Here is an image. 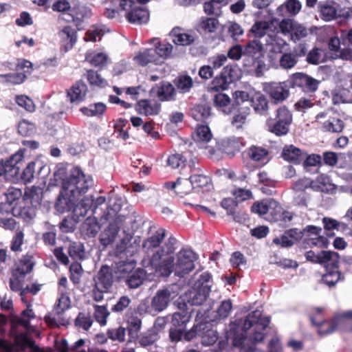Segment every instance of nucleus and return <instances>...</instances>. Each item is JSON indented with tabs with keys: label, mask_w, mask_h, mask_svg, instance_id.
Here are the masks:
<instances>
[{
	"label": "nucleus",
	"mask_w": 352,
	"mask_h": 352,
	"mask_svg": "<svg viewBox=\"0 0 352 352\" xmlns=\"http://www.w3.org/2000/svg\"><path fill=\"white\" fill-rule=\"evenodd\" d=\"M270 324L269 317H262L260 310H255L250 313L244 320H235L230 324L229 329L226 332V340L219 341L220 349H225L228 340H232L235 346H241L246 339V332L251 327H254V332L252 339L254 342H258L263 340V331Z\"/></svg>",
	"instance_id": "1"
},
{
	"label": "nucleus",
	"mask_w": 352,
	"mask_h": 352,
	"mask_svg": "<svg viewBox=\"0 0 352 352\" xmlns=\"http://www.w3.org/2000/svg\"><path fill=\"white\" fill-rule=\"evenodd\" d=\"M63 188L76 198L85 194L94 186V180L91 175L85 174L80 168H73L69 175L63 180Z\"/></svg>",
	"instance_id": "2"
},
{
	"label": "nucleus",
	"mask_w": 352,
	"mask_h": 352,
	"mask_svg": "<svg viewBox=\"0 0 352 352\" xmlns=\"http://www.w3.org/2000/svg\"><path fill=\"white\" fill-rule=\"evenodd\" d=\"M177 240L170 236L162 248L155 252L150 259L151 267L161 276L167 277L174 272V263L172 257L162 259L163 256L174 252Z\"/></svg>",
	"instance_id": "3"
},
{
	"label": "nucleus",
	"mask_w": 352,
	"mask_h": 352,
	"mask_svg": "<svg viewBox=\"0 0 352 352\" xmlns=\"http://www.w3.org/2000/svg\"><path fill=\"white\" fill-rule=\"evenodd\" d=\"M210 274L208 272L202 273L189 293L188 302L192 305H202L210 292Z\"/></svg>",
	"instance_id": "4"
},
{
	"label": "nucleus",
	"mask_w": 352,
	"mask_h": 352,
	"mask_svg": "<svg viewBox=\"0 0 352 352\" xmlns=\"http://www.w3.org/2000/svg\"><path fill=\"white\" fill-rule=\"evenodd\" d=\"M288 82L292 88H299L310 96L317 91L320 84L319 80L301 72L293 74L289 77Z\"/></svg>",
	"instance_id": "5"
},
{
	"label": "nucleus",
	"mask_w": 352,
	"mask_h": 352,
	"mask_svg": "<svg viewBox=\"0 0 352 352\" xmlns=\"http://www.w3.org/2000/svg\"><path fill=\"white\" fill-rule=\"evenodd\" d=\"M197 259L195 253L191 250H181L177 254L174 263V272L177 276L182 277L195 267L194 262Z\"/></svg>",
	"instance_id": "6"
},
{
	"label": "nucleus",
	"mask_w": 352,
	"mask_h": 352,
	"mask_svg": "<svg viewBox=\"0 0 352 352\" xmlns=\"http://www.w3.org/2000/svg\"><path fill=\"white\" fill-rule=\"evenodd\" d=\"M278 20L273 17L265 19H256L250 28V32L254 37L261 39L268 38L277 30Z\"/></svg>",
	"instance_id": "7"
},
{
	"label": "nucleus",
	"mask_w": 352,
	"mask_h": 352,
	"mask_svg": "<svg viewBox=\"0 0 352 352\" xmlns=\"http://www.w3.org/2000/svg\"><path fill=\"white\" fill-rule=\"evenodd\" d=\"M292 116L290 111L285 107H280L277 110L276 121L268 123V130L276 135H283L289 131Z\"/></svg>",
	"instance_id": "8"
},
{
	"label": "nucleus",
	"mask_w": 352,
	"mask_h": 352,
	"mask_svg": "<svg viewBox=\"0 0 352 352\" xmlns=\"http://www.w3.org/2000/svg\"><path fill=\"white\" fill-rule=\"evenodd\" d=\"M352 319V310L347 311L341 315L336 316L331 322L325 323L322 322H316L314 318H311L313 324L321 325L318 333L321 335L329 334L335 331L337 329L348 322V320Z\"/></svg>",
	"instance_id": "9"
},
{
	"label": "nucleus",
	"mask_w": 352,
	"mask_h": 352,
	"mask_svg": "<svg viewBox=\"0 0 352 352\" xmlns=\"http://www.w3.org/2000/svg\"><path fill=\"white\" fill-rule=\"evenodd\" d=\"M264 91L275 103L285 100L289 96V91L285 82L267 83L264 86Z\"/></svg>",
	"instance_id": "10"
},
{
	"label": "nucleus",
	"mask_w": 352,
	"mask_h": 352,
	"mask_svg": "<svg viewBox=\"0 0 352 352\" xmlns=\"http://www.w3.org/2000/svg\"><path fill=\"white\" fill-rule=\"evenodd\" d=\"M171 292L167 289H159L151 299L150 312L158 314L165 310L171 300Z\"/></svg>",
	"instance_id": "11"
},
{
	"label": "nucleus",
	"mask_w": 352,
	"mask_h": 352,
	"mask_svg": "<svg viewBox=\"0 0 352 352\" xmlns=\"http://www.w3.org/2000/svg\"><path fill=\"white\" fill-rule=\"evenodd\" d=\"M151 94L160 101H173L177 98V90L169 82H162L151 89Z\"/></svg>",
	"instance_id": "12"
},
{
	"label": "nucleus",
	"mask_w": 352,
	"mask_h": 352,
	"mask_svg": "<svg viewBox=\"0 0 352 352\" xmlns=\"http://www.w3.org/2000/svg\"><path fill=\"white\" fill-rule=\"evenodd\" d=\"M212 135L210 128L206 125L199 126L194 135V140L198 144V146L201 148H205L208 151L210 155L215 152V148L212 145H208L212 141Z\"/></svg>",
	"instance_id": "13"
},
{
	"label": "nucleus",
	"mask_w": 352,
	"mask_h": 352,
	"mask_svg": "<svg viewBox=\"0 0 352 352\" xmlns=\"http://www.w3.org/2000/svg\"><path fill=\"white\" fill-rule=\"evenodd\" d=\"M121 208L122 200L120 199L115 198L113 200H111L109 207L100 217L101 222L111 221L119 224L124 219V216L119 214Z\"/></svg>",
	"instance_id": "14"
},
{
	"label": "nucleus",
	"mask_w": 352,
	"mask_h": 352,
	"mask_svg": "<svg viewBox=\"0 0 352 352\" xmlns=\"http://www.w3.org/2000/svg\"><path fill=\"white\" fill-rule=\"evenodd\" d=\"M264 45L259 39L254 38L250 41L244 47V63L251 60H256L264 56Z\"/></svg>",
	"instance_id": "15"
},
{
	"label": "nucleus",
	"mask_w": 352,
	"mask_h": 352,
	"mask_svg": "<svg viewBox=\"0 0 352 352\" xmlns=\"http://www.w3.org/2000/svg\"><path fill=\"white\" fill-rule=\"evenodd\" d=\"M61 49L65 52L73 48L77 41V34L75 28L66 25L58 34Z\"/></svg>",
	"instance_id": "16"
},
{
	"label": "nucleus",
	"mask_w": 352,
	"mask_h": 352,
	"mask_svg": "<svg viewBox=\"0 0 352 352\" xmlns=\"http://www.w3.org/2000/svg\"><path fill=\"white\" fill-rule=\"evenodd\" d=\"M125 320L127 324L126 329L129 336L133 339L137 338L142 328V319L140 315L135 309L130 308L126 311Z\"/></svg>",
	"instance_id": "17"
},
{
	"label": "nucleus",
	"mask_w": 352,
	"mask_h": 352,
	"mask_svg": "<svg viewBox=\"0 0 352 352\" xmlns=\"http://www.w3.org/2000/svg\"><path fill=\"white\" fill-rule=\"evenodd\" d=\"M94 204L92 195L83 197L77 204L74 203L73 207V219L76 222H79L83 219L90 210Z\"/></svg>",
	"instance_id": "18"
},
{
	"label": "nucleus",
	"mask_w": 352,
	"mask_h": 352,
	"mask_svg": "<svg viewBox=\"0 0 352 352\" xmlns=\"http://www.w3.org/2000/svg\"><path fill=\"white\" fill-rule=\"evenodd\" d=\"M179 311L172 315L171 324L175 327L185 329L191 318V312L186 304H179Z\"/></svg>",
	"instance_id": "19"
},
{
	"label": "nucleus",
	"mask_w": 352,
	"mask_h": 352,
	"mask_svg": "<svg viewBox=\"0 0 352 352\" xmlns=\"http://www.w3.org/2000/svg\"><path fill=\"white\" fill-rule=\"evenodd\" d=\"M36 252L33 251L28 252L19 259V263L16 267L14 269V270L26 276V274L30 273L32 271L36 264Z\"/></svg>",
	"instance_id": "20"
},
{
	"label": "nucleus",
	"mask_w": 352,
	"mask_h": 352,
	"mask_svg": "<svg viewBox=\"0 0 352 352\" xmlns=\"http://www.w3.org/2000/svg\"><path fill=\"white\" fill-rule=\"evenodd\" d=\"M94 282V285H97V287H100L104 291L109 292L113 284V275L110 269L107 266L102 267Z\"/></svg>",
	"instance_id": "21"
},
{
	"label": "nucleus",
	"mask_w": 352,
	"mask_h": 352,
	"mask_svg": "<svg viewBox=\"0 0 352 352\" xmlns=\"http://www.w3.org/2000/svg\"><path fill=\"white\" fill-rule=\"evenodd\" d=\"M87 91L86 84L78 80L67 91V96L71 102L79 103L84 100Z\"/></svg>",
	"instance_id": "22"
},
{
	"label": "nucleus",
	"mask_w": 352,
	"mask_h": 352,
	"mask_svg": "<svg viewBox=\"0 0 352 352\" xmlns=\"http://www.w3.org/2000/svg\"><path fill=\"white\" fill-rule=\"evenodd\" d=\"M120 230L118 223L110 221L108 227L105 228L100 234L99 240L100 244L104 248L112 244Z\"/></svg>",
	"instance_id": "23"
},
{
	"label": "nucleus",
	"mask_w": 352,
	"mask_h": 352,
	"mask_svg": "<svg viewBox=\"0 0 352 352\" xmlns=\"http://www.w3.org/2000/svg\"><path fill=\"white\" fill-rule=\"evenodd\" d=\"M191 167V175L189 177L190 181L191 182V186L192 188H201L204 187H206L210 184V179L208 177L204 175L202 173H201V170L199 167H195V164L192 162Z\"/></svg>",
	"instance_id": "24"
},
{
	"label": "nucleus",
	"mask_w": 352,
	"mask_h": 352,
	"mask_svg": "<svg viewBox=\"0 0 352 352\" xmlns=\"http://www.w3.org/2000/svg\"><path fill=\"white\" fill-rule=\"evenodd\" d=\"M282 156L284 160L297 164L305 160L306 153L293 145H289L284 147Z\"/></svg>",
	"instance_id": "25"
},
{
	"label": "nucleus",
	"mask_w": 352,
	"mask_h": 352,
	"mask_svg": "<svg viewBox=\"0 0 352 352\" xmlns=\"http://www.w3.org/2000/svg\"><path fill=\"white\" fill-rule=\"evenodd\" d=\"M161 105L156 101L150 100H142L136 106V110L140 113L146 116L157 115L160 111Z\"/></svg>",
	"instance_id": "26"
},
{
	"label": "nucleus",
	"mask_w": 352,
	"mask_h": 352,
	"mask_svg": "<svg viewBox=\"0 0 352 352\" xmlns=\"http://www.w3.org/2000/svg\"><path fill=\"white\" fill-rule=\"evenodd\" d=\"M266 46L268 50L272 53L282 54L288 43L277 34H272L268 38H265Z\"/></svg>",
	"instance_id": "27"
},
{
	"label": "nucleus",
	"mask_w": 352,
	"mask_h": 352,
	"mask_svg": "<svg viewBox=\"0 0 352 352\" xmlns=\"http://www.w3.org/2000/svg\"><path fill=\"white\" fill-rule=\"evenodd\" d=\"M166 236V230L163 228H159L151 236L147 238L143 242V248L148 252L160 246Z\"/></svg>",
	"instance_id": "28"
},
{
	"label": "nucleus",
	"mask_w": 352,
	"mask_h": 352,
	"mask_svg": "<svg viewBox=\"0 0 352 352\" xmlns=\"http://www.w3.org/2000/svg\"><path fill=\"white\" fill-rule=\"evenodd\" d=\"M319 264L326 267L327 270L331 268H338L339 255L336 252L321 251Z\"/></svg>",
	"instance_id": "29"
},
{
	"label": "nucleus",
	"mask_w": 352,
	"mask_h": 352,
	"mask_svg": "<svg viewBox=\"0 0 352 352\" xmlns=\"http://www.w3.org/2000/svg\"><path fill=\"white\" fill-rule=\"evenodd\" d=\"M100 226L95 217H89L81 226V233L85 237L92 238L96 236Z\"/></svg>",
	"instance_id": "30"
},
{
	"label": "nucleus",
	"mask_w": 352,
	"mask_h": 352,
	"mask_svg": "<svg viewBox=\"0 0 352 352\" xmlns=\"http://www.w3.org/2000/svg\"><path fill=\"white\" fill-rule=\"evenodd\" d=\"M250 104L254 110L261 115H265L268 110V102L266 97L261 93H256L252 98Z\"/></svg>",
	"instance_id": "31"
},
{
	"label": "nucleus",
	"mask_w": 352,
	"mask_h": 352,
	"mask_svg": "<svg viewBox=\"0 0 352 352\" xmlns=\"http://www.w3.org/2000/svg\"><path fill=\"white\" fill-rule=\"evenodd\" d=\"M320 17L329 21L334 19L337 16V4L334 1H325L320 3Z\"/></svg>",
	"instance_id": "32"
},
{
	"label": "nucleus",
	"mask_w": 352,
	"mask_h": 352,
	"mask_svg": "<svg viewBox=\"0 0 352 352\" xmlns=\"http://www.w3.org/2000/svg\"><path fill=\"white\" fill-rule=\"evenodd\" d=\"M214 106L225 114H230L232 113V109H234V105H231L230 97L222 93L217 94L213 99Z\"/></svg>",
	"instance_id": "33"
},
{
	"label": "nucleus",
	"mask_w": 352,
	"mask_h": 352,
	"mask_svg": "<svg viewBox=\"0 0 352 352\" xmlns=\"http://www.w3.org/2000/svg\"><path fill=\"white\" fill-rule=\"evenodd\" d=\"M344 127V122L336 117L329 118L322 124V129L324 132L338 133L342 131Z\"/></svg>",
	"instance_id": "34"
},
{
	"label": "nucleus",
	"mask_w": 352,
	"mask_h": 352,
	"mask_svg": "<svg viewBox=\"0 0 352 352\" xmlns=\"http://www.w3.org/2000/svg\"><path fill=\"white\" fill-rule=\"evenodd\" d=\"M160 336L156 333L148 329L146 331L140 334L138 338V344L143 348L156 347V342L159 340Z\"/></svg>",
	"instance_id": "35"
},
{
	"label": "nucleus",
	"mask_w": 352,
	"mask_h": 352,
	"mask_svg": "<svg viewBox=\"0 0 352 352\" xmlns=\"http://www.w3.org/2000/svg\"><path fill=\"white\" fill-rule=\"evenodd\" d=\"M250 109L248 105H243L240 107L237 112L234 113L231 124L236 129L242 128L243 125L245 123L247 118L250 114Z\"/></svg>",
	"instance_id": "36"
},
{
	"label": "nucleus",
	"mask_w": 352,
	"mask_h": 352,
	"mask_svg": "<svg viewBox=\"0 0 352 352\" xmlns=\"http://www.w3.org/2000/svg\"><path fill=\"white\" fill-rule=\"evenodd\" d=\"M155 51L152 50L151 48L146 49L142 51H140L134 57V61L141 65L146 66L150 63H157L156 58L154 57Z\"/></svg>",
	"instance_id": "37"
},
{
	"label": "nucleus",
	"mask_w": 352,
	"mask_h": 352,
	"mask_svg": "<svg viewBox=\"0 0 352 352\" xmlns=\"http://www.w3.org/2000/svg\"><path fill=\"white\" fill-rule=\"evenodd\" d=\"M155 51L154 57L156 58L157 64L161 63V59H164L168 57L173 50V45L168 43H158L155 47L151 48Z\"/></svg>",
	"instance_id": "38"
},
{
	"label": "nucleus",
	"mask_w": 352,
	"mask_h": 352,
	"mask_svg": "<svg viewBox=\"0 0 352 352\" xmlns=\"http://www.w3.org/2000/svg\"><path fill=\"white\" fill-rule=\"evenodd\" d=\"M145 278V274L142 270L138 269L130 274L125 278L126 284L131 289L140 287Z\"/></svg>",
	"instance_id": "39"
},
{
	"label": "nucleus",
	"mask_w": 352,
	"mask_h": 352,
	"mask_svg": "<svg viewBox=\"0 0 352 352\" xmlns=\"http://www.w3.org/2000/svg\"><path fill=\"white\" fill-rule=\"evenodd\" d=\"M301 8V4L298 0H288L285 4L280 6L277 8V14L284 16L285 12L290 14H296Z\"/></svg>",
	"instance_id": "40"
},
{
	"label": "nucleus",
	"mask_w": 352,
	"mask_h": 352,
	"mask_svg": "<svg viewBox=\"0 0 352 352\" xmlns=\"http://www.w3.org/2000/svg\"><path fill=\"white\" fill-rule=\"evenodd\" d=\"M135 267V262L133 260L121 261L117 263L116 273L120 278H126L127 276L133 272Z\"/></svg>",
	"instance_id": "41"
},
{
	"label": "nucleus",
	"mask_w": 352,
	"mask_h": 352,
	"mask_svg": "<svg viewBox=\"0 0 352 352\" xmlns=\"http://www.w3.org/2000/svg\"><path fill=\"white\" fill-rule=\"evenodd\" d=\"M201 342L204 346L214 344L218 340V334L216 330L210 329L206 324V329L200 333Z\"/></svg>",
	"instance_id": "42"
},
{
	"label": "nucleus",
	"mask_w": 352,
	"mask_h": 352,
	"mask_svg": "<svg viewBox=\"0 0 352 352\" xmlns=\"http://www.w3.org/2000/svg\"><path fill=\"white\" fill-rule=\"evenodd\" d=\"M174 83L179 92L188 93L193 85L192 78L188 75H180L174 80Z\"/></svg>",
	"instance_id": "43"
},
{
	"label": "nucleus",
	"mask_w": 352,
	"mask_h": 352,
	"mask_svg": "<svg viewBox=\"0 0 352 352\" xmlns=\"http://www.w3.org/2000/svg\"><path fill=\"white\" fill-rule=\"evenodd\" d=\"M25 277V275L12 270V276L9 280V286L10 289L13 292H19L20 294H21V291L24 289L23 287V283L24 282Z\"/></svg>",
	"instance_id": "44"
},
{
	"label": "nucleus",
	"mask_w": 352,
	"mask_h": 352,
	"mask_svg": "<svg viewBox=\"0 0 352 352\" xmlns=\"http://www.w3.org/2000/svg\"><path fill=\"white\" fill-rule=\"evenodd\" d=\"M105 110L106 106L102 102L91 104L88 107H82L80 109L81 112L84 115L90 117L100 116L104 113Z\"/></svg>",
	"instance_id": "45"
},
{
	"label": "nucleus",
	"mask_w": 352,
	"mask_h": 352,
	"mask_svg": "<svg viewBox=\"0 0 352 352\" xmlns=\"http://www.w3.org/2000/svg\"><path fill=\"white\" fill-rule=\"evenodd\" d=\"M268 152L266 149L253 146L250 147L248 151V155L252 160L256 162H261L265 163L267 161Z\"/></svg>",
	"instance_id": "46"
},
{
	"label": "nucleus",
	"mask_w": 352,
	"mask_h": 352,
	"mask_svg": "<svg viewBox=\"0 0 352 352\" xmlns=\"http://www.w3.org/2000/svg\"><path fill=\"white\" fill-rule=\"evenodd\" d=\"M343 279L342 274L338 270V268H331L327 270L322 280L329 287L334 286L339 280Z\"/></svg>",
	"instance_id": "47"
},
{
	"label": "nucleus",
	"mask_w": 352,
	"mask_h": 352,
	"mask_svg": "<svg viewBox=\"0 0 352 352\" xmlns=\"http://www.w3.org/2000/svg\"><path fill=\"white\" fill-rule=\"evenodd\" d=\"M282 56L279 59V65L283 69H290L297 64V55L292 52L282 53Z\"/></svg>",
	"instance_id": "48"
},
{
	"label": "nucleus",
	"mask_w": 352,
	"mask_h": 352,
	"mask_svg": "<svg viewBox=\"0 0 352 352\" xmlns=\"http://www.w3.org/2000/svg\"><path fill=\"white\" fill-rule=\"evenodd\" d=\"M221 73L230 83L238 80L241 78L240 69L236 65L226 66Z\"/></svg>",
	"instance_id": "49"
},
{
	"label": "nucleus",
	"mask_w": 352,
	"mask_h": 352,
	"mask_svg": "<svg viewBox=\"0 0 352 352\" xmlns=\"http://www.w3.org/2000/svg\"><path fill=\"white\" fill-rule=\"evenodd\" d=\"M74 199L67 196L60 195L56 202L55 208L60 213H63L73 209L74 206Z\"/></svg>",
	"instance_id": "50"
},
{
	"label": "nucleus",
	"mask_w": 352,
	"mask_h": 352,
	"mask_svg": "<svg viewBox=\"0 0 352 352\" xmlns=\"http://www.w3.org/2000/svg\"><path fill=\"white\" fill-rule=\"evenodd\" d=\"M25 234L21 230H17L13 234L10 241V248L15 252L19 253L23 251L22 246L24 243Z\"/></svg>",
	"instance_id": "51"
},
{
	"label": "nucleus",
	"mask_w": 352,
	"mask_h": 352,
	"mask_svg": "<svg viewBox=\"0 0 352 352\" xmlns=\"http://www.w3.org/2000/svg\"><path fill=\"white\" fill-rule=\"evenodd\" d=\"M70 298L61 290L60 297L54 305V311L58 316L61 315L70 307Z\"/></svg>",
	"instance_id": "52"
},
{
	"label": "nucleus",
	"mask_w": 352,
	"mask_h": 352,
	"mask_svg": "<svg viewBox=\"0 0 352 352\" xmlns=\"http://www.w3.org/2000/svg\"><path fill=\"white\" fill-rule=\"evenodd\" d=\"M3 176L7 180L17 182V169L8 165L6 162H0V177Z\"/></svg>",
	"instance_id": "53"
},
{
	"label": "nucleus",
	"mask_w": 352,
	"mask_h": 352,
	"mask_svg": "<svg viewBox=\"0 0 352 352\" xmlns=\"http://www.w3.org/2000/svg\"><path fill=\"white\" fill-rule=\"evenodd\" d=\"M211 113V108L207 104H201L196 105L192 109V116L197 120L206 119Z\"/></svg>",
	"instance_id": "54"
},
{
	"label": "nucleus",
	"mask_w": 352,
	"mask_h": 352,
	"mask_svg": "<svg viewBox=\"0 0 352 352\" xmlns=\"http://www.w3.org/2000/svg\"><path fill=\"white\" fill-rule=\"evenodd\" d=\"M93 324V319L89 312H80L75 320V325L84 330H88Z\"/></svg>",
	"instance_id": "55"
},
{
	"label": "nucleus",
	"mask_w": 352,
	"mask_h": 352,
	"mask_svg": "<svg viewBox=\"0 0 352 352\" xmlns=\"http://www.w3.org/2000/svg\"><path fill=\"white\" fill-rule=\"evenodd\" d=\"M94 316L97 322L100 326H104L107 324V318L110 315V312L108 311L107 306L94 305Z\"/></svg>",
	"instance_id": "56"
},
{
	"label": "nucleus",
	"mask_w": 352,
	"mask_h": 352,
	"mask_svg": "<svg viewBox=\"0 0 352 352\" xmlns=\"http://www.w3.org/2000/svg\"><path fill=\"white\" fill-rule=\"evenodd\" d=\"M24 196L25 199H29L32 205L36 206L40 204L42 200V191L41 188L32 186L25 190Z\"/></svg>",
	"instance_id": "57"
},
{
	"label": "nucleus",
	"mask_w": 352,
	"mask_h": 352,
	"mask_svg": "<svg viewBox=\"0 0 352 352\" xmlns=\"http://www.w3.org/2000/svg\"><path fill=\"white\" fill-rule=\"evenodd\" d=\"M232 308V304L230 300H223L217 309L215 318L221 320L228 318Z\"/></svg>",
	"instance_id": "58"
},
{
	"label": "nucleus",
	"mask_w": 352,
	"mask_h": 352,
	"mask_svg": "<svg viewBox=\"0 0 352 352\" xmlns=\"http://www.w3.org/2000/svg\"><path fill=\"white\" fill-rule=\"evenodd\" d=\"M2 81L10 85H18L23 82L26 78V75L21 72L10 73L7 74H1Z\"/></svg>",
	"instance_id": "59"
},
{
	"label": "nucleus",
	"mask_w": 352,
	"mask_h": 352,
	"mask_svg": "<svg viewBox=\"0 0 352 352\" xmlns=\"http://www.w3.org/2000/svg\"><path fill=\"white\" fill-rule=\"evenodd\" d=\"M25 148H20L14 154L12 155L6 162L8 165L12 166L17 169V179H19L20 167L19 164L24 158Z\"/></svg>",
	"instance_id": "60"
},
{
	"label": "nucleus",
	"mask_w": 352,
	"mask_h": 352,
	"mask_svg": "<svg viewBox=\"0 0 352 352\" xmlns=\"http://www.w3.org/2000/svg\"><path fill=\"white\" fill-rule=\"evenodd\" d=\"M268 212L271 216V219L274 221H278L280 219V214L283 208L280 204L275 199L270 198V206H268Z\"/></svg>",
	"instance_id": "61"
},
{
	"label": "nucleus",
	"mask_w": 352,
	"mask_h": 352,
	"mask_svg": "<svg viewBox=\"0 0 352 352\" xmlns=\"http://www.w3.org/2000/svg\"><path fill=\"white\" fill-rule=\"evenodd\" d=\"M87 79L91 85L103 87L107 85L106 80L98 72L91 69L87 71Z\"/></svg>",
	"instance_id": "62"
},
{
	"label": "nucleus",
	"mask_w": 352,
	"mask_h": 352,
	"mask_svg": "<svg viewBox=\"0 0 352 352\" xmlns=\"http://www.w3.org/2000/svg\"><path fill=\"white\" fill-rule=\"evenodd\" d=\"M173 36V41L176 45H188L194 41V36L185 32H177L174 30Z\"/></svg>",
	"instance_id": "63"
},
{
	"label": "nucleus",
	"mask_w": 352,
	"mask_h": 352,
	"mask_svg": "<svg viewBox=\"0 0 352 352\" xmlns=\"http://www.w3.org/2000/svg\"><path fill=\"white\" fill-rule=\"evenodd\" d=\"M308 35V30L301 24L296 23L291 32V39L296 43Z\"/></svg>",
	"instance_id": "64"
}]
</instances>
